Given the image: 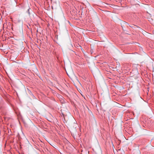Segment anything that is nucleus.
<instances>
[{
    "instance_id": "nucleus-1",
    "label": "nucleus",
    "mask_w": 154,
    "mask_h": 154,
    "mask_svg": "<svg viewBox=\"0 0 154 154\" xmlns=\"http://www.w3.org/2000/svg\"><path fill=\"white\" fill-rule=\"evenodd\" d=\"M8 50L7 49H0V52L2 54H7L8 53Z\"/></svg>"
},
{
    "instance_id": "nucleus-2",
    "label": "nucleus",
    "mask_w": 154,
    "mask_h": 154,
    "mask_svg": "<svg viewBox=\"0 0 154 154\" xmlns=\"http://www.w3.org/2000/svg\"><path fill=\"white\" fill-rule=\"evenodd\" d=\"M30 9V8H29V9H28V10L27 11V12L28 13V14L30 15V12H29V9Z\"/></svg>"
},
{
    "instance_id": "nucleus-3",
    "label": "nucleus",
    "mask_w": 154,
    "mask_h": 154,
    "mask_svg": "<svg viewBox=\"0 0 154 154\" xmlns=\"http://www.w3.org/2000/svg\"><path fill=\"white\" fill-rule=\"evenodd\" d=\"M134 25H132L131 26H130V27H133V26H134Z\"/></svg>"
},
{
    "instance_id": "nucleus-4",
    "label": "nucleus",
    "mask_w": 154,
    "mask_h": 154,
    "mask_svg": "<svg viewBox=\"0 0 154 154\" xmlns=\"http://www.w3.org/2000/svg\"><path fill=\"white\" fill-rule=\"evenodd\" d=\"M91 54H92V50H91Z\"/></svg>"
}]
</instances>
